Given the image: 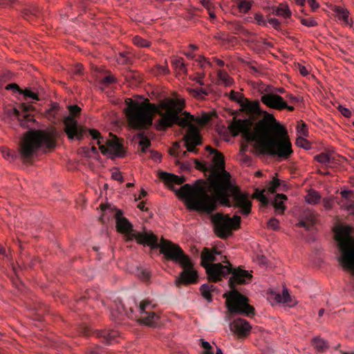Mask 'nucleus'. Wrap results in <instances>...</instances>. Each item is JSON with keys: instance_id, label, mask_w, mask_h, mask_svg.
I'll return each mask as SVG.
<instances>
[{"instance_id": "412c9836", "label": "nucleus", "mask_w": 354, "mask_h": 354, "mask_svg": "<svg viewBox=\"0 0 354 354\" xmlns=\"http://www.w3.org/2000/svg\"><path fill=\"white\" fill-rule=\"evenodd\" d=\"M313 346L319 352L322 353L326 351L329 346L328 343L319 337H315L313 339Z\"/></svg>"}, {"instance_id": "f704fd0d", "label": "nucleus", "mask_w": 354, "mask_h": 354, "mask_svg": "<svg viewBox=\"0 0 354 354\" xmlns=\"http://www.w3.org/2000/svg\"><path fill=\"white\" fill-rule=\"evenodd\" d=\"M21 94H23L26 100L31 99L34 100H39L38 95L32 92L30 90L25 89V90H21L20 93Z\"/></svg>"}, {"instance_id": "8fccbe9b", "label": "nucleus", "mask_w": 354, "mask_h": 354, "mask_svg": "<svg viewBox=\"0 0 354 354\" xmlns=\"http://www.w3.org/2000/svg\"><path fill=\"white\" fill-rule=\"evenodd\" d=\"M118 62L124 64H128L129 62V57L127 55L126 53H122L120 54Z\"/></svg>"}, {"instance_id": "5701e85b", "label": "nucleus", "mask_w": 354, "mask_h": 354, "mask_svg": "<svg viewBox=\"0 0 354 354\" xmlns=\"http://www.w3.org/2000/svg\"><path fill=\"white\" fill-rule=\"evenodd\" d=\"M189 93L198 99L204 98L208 95V92L205 88H187Z\"/></svg>"}, {"instance_id": "7c9ffc66", "label": "nucleus", "mask_w": 354, "mask_h": 354, "mask_svg": "<svg viewBox=\"0 0 354 354\" xmlns=\"http://www.w3.org/2000/svg\"><path fill=\"white\" fill-rule=\"evenodd\" d=\"M306 201L310 204L317 203L320 199V196L318 192L315 191L310 192L306 196Z\"/></svg>"}, {"instance_id": "f8f14e48", "label": "nucleus", "mask_w": 354, "mask_h": 354, "mask_svg": "<svg viewBox=\"0 0 354 354\" xmlns=\"http://www.w3.org/2000/svg\"><path fill=\"white\" fill-rule=\"evenodd\" d=\"M21 107L24 114L21 115L18 109L12 108L8 110V115L9 117L17 118L21 127L24 129L31 128V126L35 122L34 118L28 113L31 109V106L23 104Z\"/></svg>"}, {"instance_id": "bf43d9fd", "label": "nucleus", "mask_w": 354, "mask_h": 354, "mask_svg": "<svg viewBox=\"0 0 354 354\" xmlns=\"http://www.w3.org/2000/svg\"><path fill=\"white\" fill-rule=\"evenodd\" d=\"M299 71L303 76H306L308 74V71L306 68L301 65H299Z\"/></svg>"}, {"instance_id": "bb28decb", "label": "nucleus", "mask_w": 354, "mask_h": 354, "mask_svg": "<svg viewBox=\"0 0 354 354\" xmlns=\"http://www.w3.org/2000/svg\"><path fill=\"white\" fill-rule=\"evenodd\" d=\"M218 77L219 80L226 86H231L233 83L232 78L225 71H219L218 72Z\"/></svg>"}, {"instance_id": "cd10ccee", "label": "nucleus", "mask_w": 354, "mask_h": 354, "mask_svg": "<svg viewBox=\"0 0 354 354\" xmlns=\"http://www.w3.org/2000/svg\"><path fill=\"white\" fill-rule=\"evenodd\" d=\"M275 299L277 302L280 303H288L290 299V296L287 289H283L281 294H277L275 295Z\"/></svg>"}, {"instance_id": "ddd939ff", "label": "nucleus", "mask_w": 354, "mask_h": 354, "mask_svg": "<svg viewBox=\"0 0 354 354\" xmlns=\"http://www.w3.org/2000/svg\"><path fill=\"white\" fill-rule=\"evenodd\" d=\"M250 323L242 318L235 319L230 324V330L238 337H247L251 330Z\"/></svg>"}, {"instance_id": "de8ad7c7", "label": "nucleus", "mask_w": 354, "mask_h": 354, "mask_svg": "<svg viewBox=\"0 0 354 354\" xmlns=\"http://www.w3.org/2000/svg\"><path fill=\"white\" fill-rule=\"evenodd\" d=\"M138 274L144 281H147L149 279V273L146 270L141 269L138 270Z\"/></svg>"}, {"instance_id": "c756f323", "label": "nucleus", "mask_w": 354, "mask_h": 354, "mask_svg": "<svg viewBox=\"0 0 354 354\" xmlns=\"http://www.w3.org/2000/svg\"><path fill=\"white\" fill-rule=\"evenodd\" d=\"M237 6L241 12L246 13L250 10L252 3L247 0H241L238 2Z\"/></svg>"}, {"instance_id": "39448f33", "label": "nucleus", "mask_w": 354, "mask_h": 354, "mask_svg": "<svg viewBox=\"0 0 354 354\" xmlns=\"http://www.w3.org/2000/svg\"><path fill=\"white\" fill-rule=\"evenodd\" d=\"M114 216L117 231L124 235L127 241H131L135 239L138 243L147 245L151 249L159 248L160 252L164 254L167 260L180 264L183 270L176 280L177 286L188 285L197 282L198 277L197 271L194 269L193 263L180 246L163 238L158 241V236L150 231L145 232L135 231L129 221L123 216L121 210H116Z\"/></svg>"}, {"instance_id": "aec40b11", "label": "nucleus", "mask_w": 354, "mask_h": 354, "mask_svg": "<svg viewBox=\"0 0 354 354\" xmlns=\"http://www.w3.org/2000/svg\"><path fill=\"white\" fill-rule=\"evenodd\" d=\"M206 150L213 155V161L218 167H223L224 165V158L221 153L210 146L206 147Z\"/></svg>"}, {"instance_id": "7ed1b4c3", "label": "nucleus", "mask_w": 354, "mask_h": 354, "mask_svg": "<svg viewBox=\"0 0 354 354\" xmlns=\"http://www.w3.org/2000/svg\"><path fill=\"white\" fill-rule=\"evenodd\" d=\"M209 189L212 195L208 194L203 188H195L190 184H185L174 190L180 198L186 201L187 207L208 214L217 208V203L227 207L239 208V212L248 215L251 212L252 202L249 195L241 192L230 180V175L223 170L216 178L211 180Z\"/></svg>"}, {"instance_id": "5fc2aeb1", "label": "nucleus", "mask_w": 354, "mask_h": 354, "mask_svg": "<svg viewBox=\"0 0 354 354\" xmlns=\"http://www.w3.org/2000/svg\"><path fill=\"white\" fill-rule=\"evenodd\" d=\"M6 88L7 90H13V91H19L20 93L21 91V88L18 86L17 84H8L6 87Z\"/></svg>"}, {"instance_id": "6ab92c4d", "label": "nucleus", "mask_w": 354, "mask_h": 354, "mask_svg": "<svg viewBox=\"0 0 354 354\" xmlns=\"http://www.w3.org/2000/svg\"><path fill=\"white\" fill-rule=\"evenodd\" d=\"M334 12L336 13L338 19L343 21L346 25L351 24L349 19V12L346 9L340 6H335Z\"/></svg>"}, {"instance_id": "13d9d810", "label": "nucleus", "mask_w": 354, "mask_h": 354, "mask_svg": "<svg viewBox=\"0 0 354 354\" xmlns=\"http://www.w3.org/2000/svg\"><path fill=\"white\" fill-rule=\"evenodd\" d=\"M286 97L290 103L295 104L299 102V99L292 94H288Z\"/></svg>"}, {"instance_id": "37998d69", "label": "nucleus", "mask_w": 354, "mask_h": 354, "mask_svg": "<svg viewBox=\"0 0 354 354\" xmlns=\"http://www.w3.org/2000/svg\"><path fill=\"white\" fill-rule=\"evenodd\" d=\"M268 227L270 229L277 230L279 228V221L275 218H272L268 222Z\"/></svg>"}, {"instance_id": "f3484780", "label": "nucleus", "mask_w": 354, "mask_h": 354, "mask_svg": "<svg viewBox=\"0 0 354 354\" xmlns=\"http://www.w3.org/2000/svg\"><path fill=\"white\" fill-rule=\"evenodd\" d=\"M160 178L172 188L174 185H182L185 181L184 177H180L167 172H161L159 174Z\"/></svg>"}, {"instance_id": "69168bd1", "label": "nucleus", "mask_w": 354, "mask_h": 354, "mask_svg": "<svg viewBox=\"0 0 354 354\" xmlns=\"http://www.w3.org/2000/svg\"><path fill=\"white\" fill-rule=\"evenodd\" d=\"M138 208L142 210V211H146L147 209L145 208V203L144 202H141L138 204Z\"/></svg>"}, {"instance_id": "20e7f679", "label": "nucleus", "mask_w": 354, "mask_h": 354, "mask_svg": "<svg viewBox=\"0 0 354 354\" xmlns=\"http://www.w3.org/2000/svg\"><path fill=\"white\" fill-rule=\"evenodd\" d=\"M221 252L216 249L210 250L205 248L201 253V266L205 269L207 279L209 281L217 282L222 278L232 274L228 283L231 291L223 295L226 298V306L227 310L232 315L238 314L251 317L254 315V308L248 304L247 297L242 295L236 288L239 284L248 283L252 276L248 271L240 268H233L231 263L226 259L222 261L227 265H223L218 261L216 256Z\"/></svg>"}, {"instance_id": "864d4df0", "label": "nucleus", "mask_w": 354, "mask_h": 354, "mask_svg": "<svg viewBox=\"0 0 354 354\" xmlns=\"http://www.w3.org/2000/svg\"><path fill=\"white\" fill-rule=\"evenodd\" d=\"M36 12H32V11L26 10L24 14V17L27 20H31L33 17L36 16Z\"/></svg>"}, {"instance_id": "0eeeda50", "label": "nucleus", "mask_w": 354, "mask_h": 354, "mask_svg": "<svg viewBox=\"0 0 354 354\" xmlns=\"http://www.w3.org/2000/svg\"><path fill=\"white\" fill-rule=\"evenodd\" d=\"M55 147V138L53 132L30 129L24 133L20 141L19 153L25 161H30L38 151H46Z\"/></svg>"}, {"instance_id": "3c124183", "label": "nucleus", "mask_w": 354, "mask_h": 354, "mask_svg": "<svg viewBox=\"0 0 354 354\" xmlns=\"http://www.w3.org/2000/svg\"><path fill=\"white\" fill-rule=\"evenodd\" d=\"M268 23L271 24L275 29H278L280 26L279 21L275 18L268 19Z\"/></svg>"}, {"instance_id": "4468645a", "label": "nucleus", "mask_w": 354, "mask_h": 354, "mask_svg": "<svg viewBox=\"0 0 354 354\" xmlns=\"http://www.w3.org/2000/svg\"><path fill=\"white\" fill-rule=\"evenodd\" d=\"M317 214L311 209H305L301 215V219L297 224L299 227H304L306 230H310L316 223Z\"/></svg>"}, {"instance_id": "473e14b6", "label": "nucleus", "mask_w": 354, "mask_h": 354, "mask_svg": "<svg viewBox=\"0 0 354 354\" xmlns=\"http://www.w3.org/2000/svg\"><path fill=\"white\" fill-rule=\"evenodd\" d=\"M275 15L289 17L291 15V12L287 6H281L275 10Z\"/></svg>"}, {"instance_id": "603ef678", "label": "nucleus", "mask_w": 354, "mask_h": 354, "mask_svg": "<svg viewBox=\"0 0 354 354\" xmlns=\"http://www.w3.org/2000/svg\"><path fill=\"white\" fill-rule=\"evenodd\" d=\"M15 0H0V6L1 7H11L14 3Z\"/></svg>"}, {"instance_id": "4be33fe9", "label": "nucleus", "mask_w": 354, "mask_h": 354, "mask_svg": "<svg viewBox=\"0 0 354 354\" xmlns=\"http://www.w3.org/2000/svg\"><path fill=\"white\" fill-rule=\"evenodd\" d=\"M287 197L286 195L283 194H278L276 196V198L272 202V204L275 208V210L279 214H283L284 210L286 209L285 206L283 205V203L281 201H279V200H286Z\"/></svg>"}, {"instance_id": "4c0bfd02", "label": "nucleus", "mask_w": 354, "mask_h": 354, "mask_svg": "<svg viewBox=\"0 0 354 354\" xmlns=\"http://www.w3.org/2000/svg\"><path fill=\"white\" fill-rule=\"evenodd\" d=\"M201 346L204 348L203 354H214L213 348L209 342L201 339Z\"/></svg>"}, {"instance_id": "ea45409f", "label": "nucleus", "mask_w": 354, "mask_h": 354, "mask_svg": "<svg viewBox=\"0 0 354 354\" xmlns=\"http://www.w3.org/2000/svg\"><path fill=\"white\" fill-rule=\"evenodd\" d=\"M301 23L308 27H314L317 25V23L313 18H303L301 19Z\"/></svg>"}, {"instance_id": "c85d7f7f", "label": "nucleus", "mask_w": 354, "mask_h": 354, "mask_svg": "<svg viewBox=\"0 0 354 354\" xmlns=\"http://www.w3.org/2000/svg\"><path fill=\"white\" fill-rule=\"evenodd\" d=\"M229 97L230 100L237 102L240 105L241 103H243V100L245 97L243 94L239 92L231 91L229 95Z\"/></svg>"}, {"instance_id": "680f3d73", "label": "nucleus", "mask_w": 354, "mask_h": 354, "mask_svg": "<svg viewBox=\"0 0 354 354\" xmlns=\"http://www.w3.org/2000/svg\"><path fill=\"white\" fill-rule=\"evenodd\" d=\"M203 6L206 8L208 10L212 9V4L209 0H203Z\"/></svg>"}, {"instance_id": "2eb2a0df", "label": "nucleus", "mask_w": 354, "mask_h": 354, "mask_svg": "<svg viewBox=\"0 0 354 354\" xmlns=\"http://www.w3.org/2000/svg\"><path fill=\"white\" fill-rule=\"evenodd\" d=\"M133 312V310L131 307L127 309L125 305L120 300L115 301V304L113 306L111 307V310L112 316L118 319H120L124 315L130 317Z\"/></svg>"}, {"instance_id": "c03bdc74", "label": "nucleus", "mask_w": 354, "mask_h": 354, "mask_svg": "<svg viewBox=\"0 0 354 354\" xmlns=\"http://www.w3.org/2000/svg\"><path fill=\"white\" fill-rule=\"evenodd\" d=\"M297 133L303 136H308V132L306 124L303 123L297 127Z\"/></svg>"}, {"instance_id": "4d7b16f0", "label": "nucleus", "mask_w": 354, "mask_h": 354, "mask_svg": "<svg viewBox=\"0 0 354 354\" xmlns=\"http://www.w3.org/2000/svg\"><path fill=\"white\" fill-rule=\"evenodd\" d=\"M259 201L265 205H268V203H269V201L268 199V198L263 194L261 193L260 194V196H259Z\"/></svg>"}, {"instance_id": "1a4fd4ad", "label": "nucleus", "mask_w": 354, "mask_h": 354, "mask_svg": "<svg viewBox=\"0 0 354 354\" xmlns=\"http://www.w3.org/2000/svg\"><path fill=\"white\" fill-rule=\"evenodd\" d=\"M212 221L217 235L220 238L224 239L232 234V230L239 229L241 217L238 215H234L233 218H230L228 215L216 213L212 216Z\"/></svg>"}, {"instance_id": "338daca9", "label": "nucleus", "mask_w": 354, "mask_h": 354, "mask_svg": "<svg viewBox=\"0 0 354 354\" xmlns=\"http://www.w3.org/2000/svg\"><path fill=\"white\" fill-rule=\"evenodd\" d=\"M208 12H209L210 19L212 20L215 19H216L215 13L212 10H208Z\"/></svg>"}, {"instance_id": "0e129e2a", "label": "nucleus", "mask_w": 354, "mask_h": 354, "mask_svg": "<svg viewBox=\"0 0 354 354\" xmlns=\"http://www.w3.org/2000/svg\"><path fill=\"white\" fill-rule=\"evenodd\" d=\"M203 75H201V77H195L194 80L200 85H204L203 81Z\"/></svg>"}, {"instance_id": "6e6552de", "label": "nucleus", "mask_w": 354, "mask_h": 354, "mask_svg": "<svg viewBox=\"0 0 354 354\" xmlns=\"http://www.w3.org/2000/svg\"><path fill=\"white\" fill-rule=\"evenodd\" d=\"M335 239L339 252L338 261L345 270L354 274V238L339 229L335 234Z\"/></svg>"}, {"instance_id": "58836bf2", "label": "nucleus", "mask_w": 354, "mask_h": 354, "mask_svg": "<svg viewBox=\"0 0 354 354\" xmlns=\"http://www.w3.org/2000/svg\"><path fill=\"white\" fill-rule=\"evenodd\" d=\"M3 156L8 160H12L15 158V153L9 149L3 148L1 149Z\"/></svg>"}, {"instance_id": "9d476101", "label": "nucleus", "mask_w": 354, "mask_h": 354, "mask_svg": "<svg viewBox=\"0 0 354 354\" xmlns=\"http://www.w3.org/2000/svg\"><path fill=\"white\" fill-rule=\"evenodd\" d=\"M156 305L152 304L149 299L140 302L138 308L140 312L139 322L149 327H156L159 322V316L152 309Z\"/></svg>"}, {"instance_id": "9b49d317", "label": "nucleus", "mask_w": 354, "mask_h": 354, "mask_svg": "<svg viewBox=\"0 0 354 354\" xmlns=\"http://www.w3.org/2000/svg\"><path fill=\"white\" fill-rule=\"evenodd\" d=\"M261 101L268 107L277 111L287 109L289 111H293L295 109L294 106L288 105L285 100L277 93L262 95Z\"/></svg>"}, {"instance_id": "423d86ee", "label": "nucleus", "mask_w": 354, "mask_h": 354, "mask_svg": "<svg viewBox=\"0 0 354 354\" xmlns=\"http://www.w3.org/2000/svg\"><path fill=\"white\" fill-rule=\"evenodd\" d=\"M64 124L65 132L70 140L75 138L79 140H82L84 135L88 131L91 138L97 140L96 143L99 145V149L103 154L109 153L121 157L124 153L123 145L116 136L108 140L106 146L103 145L104 140L99 131L88 129L84 127L80 126L72 116L66 117L64 121Z\"/></svg>"}, {"instance_id": "72a5a7b5", "label": "nucleus", "mask_w": 354, "mask_h": 354, "mask_svg": "<svg viewBox=\"0 0 354 354\" xmlns=\"http://www.w3.org/2000/svg\"><path fill=\"white\" fill-rule=\"evenodd\" d=\"M134 44L139 47H148L150 45V42L147 41L146 39L139 37L136 36L133 39Z\"/></svg>"}, {"instance_id": "6e6d98bb", "label": "nucleus", "mask_w": 354, "mask_h": 354, "mask_svg": "<svg viewBox=\"0 0 354 354\" xmlns=\"http://www.w3.org/2000/svg\"><path fill=\"white\" fill-rule=\"evenodd\" d=\"M308 3L313 10H315L319 7V3L316 0H308Z\"/></svg>"}, {"instance_id": "f257e3e1", "label": "nucleus", "mask_w": 354, "mask_h": 354, "mask_svg": "<svg viewBox=\"0 0 354 354\" xmlns=\"http://www.w3.org/2000/svg\"><path fill=\"white\" fill-rule=\"evenodd\" d=\"M126 102L128 104L126 115L132 128L138 130L148 128L152 124L154 113H157L160 116L156 121L158 130L165 131L174 124L186 130L183 140L187 151H183L180 144L176 142L169 149L170 155L183 158L187 156V152L198 153L196 146L201 145V137L195 124L194 116L187 111L182 113L185 106L183 101L166 99L160 103L159 107L151 104L149 100L141 104L131 99H127Z\"/></svg>"}, {"instance_id": "f03ea898", "label": "nucleus", "mask_w": 354, "mask_h": 354, "mask_svg": "<svg viewBox=\"0 0 354 354\" xmlns=\"http://www.w3.org/2000/svg\"><path fill=\"white\" fill-rule=\"evenodd\" d=\"M241 111L250 118L262 115L252 131V122L249 119L236 120L231 122L229 129L234 136L242 134L248 142L257 143L261 153L288 159L293 153L288 132L271 113L262 111L259 101H250L245 97L240 104Z\"/></svg>"}, {"instance_id": "393cba45", "label": "nucleus", "mask_w": 354, "mask_h": 354, "mask_svg": "<svg viewBox=\"0 0 354 354\" xmlns=\"http://www.w3.org/2000/svg\"><path fill=\"white\" fill-rule=\"evenodd\" d=\"M171 64L178 73H187V67L183 62V58L174 59Z\"/></svg>"}, {"instance_id": "79ce46f5", "label": "nucleus", "mask_w": 354, "mask_h": 354, "mask_svg": "<svg viewBox=\"0 0 354 354\" xmlns=\"http://www.w3.org/2000/svg\"><path fill=\"white\" fill-rule=\"evenodd\" d=\"M280 185V181L278 178H273L272 182H271V185L269 188V191L271 192V193H274L276 192V189Z\"/></svg>"}, {"instance_id": "774afa93", "label": "nucleus", "mask_w": 354, "mask_h": 354, "mask_svg": "<svg viewBox=\"0 0 354 354\" xmlns=\"http://www.w3.org/2000/svg\"><path fill=\"white\" fill-rule=\"evenodd\" d=\"M346 211H348L350 214L354 215V203L348 209H346Z\"/></svg>"}, {"instance_id": "a19ab883", "label": "nucleus", "mask_w": 354, "mask_h": 354, "mask_svg": "<svg viewBox=\"0 0 354 354\" xmlns=\"http://www.w3.org/2000/svg\"><path fill=\"white\" fill-rule=\"evenodd\" d=\"M254 19L256 20L257 24L259 26H266L267 24L266 20L265 19L263 15L261 13H255Z\"/></svg>"}, {"instance_id": "c9c22d12", "label": "nucleus", "mask_w": 354, "mask_h": 354, "mask_svg": "<svg viewBox=\"0 0 354 354\" xmlns=\"http://www.w3.org/2000/svg\"><path fill=\"white\" fill-rule=\"evenodd\" d=\"M296 145L298 147H302L306 149H310V142L301 136H299L297 138Z\"/></svg>"}, {"instance_id": "dca6fc26", "label": "nucleus", "mask_w": 354, "mask_h": 354, "mask_svg": "<svg viewBox=\"0 0 354 354\" xmlns=\"http://www.w3.org/2000/svg\"><path fill=\"white\" fill-rule=\"evenodd\" d=\"M118 332L114 330H102L95 331L96 337L102 339V341L107 344H111L116 342L115 339L118 337Z\"/></svg>"}, {"instance_id": "49530a36", "label": "nucleus", "mask_w": 354, "mask_h": 354, "mask_svg": "<svg viewBox=\"0 0 354 354\" xmlns=\"http://www.w3.org/2000/svg\"><path fill=\"white\" fill-rule=\"evenodd\" d=\"M338 110L346 118H350L351 116V111L342 105L338 106Z\"/></svg>"}, {"instance_id": "a878e982", "label": "nucleus", "mask_w": 354, "mask_h": 354, "mask_svg": "<svg viewBox=\"0 0 354 354\" xmlns=\"http://www.w3.org/2000/svg\"><path fill=\"white\" fill-rule=\"evenodd\" d=\"M213 285L212 284H203L200 290L201 292L202 296L206 299L208 301H212V289Z\"/></svg>"}, {"instance_id": "a211bd4d", "label": "nucleus", "mask_w": 354, "mask_h": 354, "mask_svg": "<svg viewBox=\"0 0 354 354\" xmlns=\"http://www.w3.org/2000/svg\"><path fill=\"white\" fill-rule=\"evenodd\" d=\"M342 198L338 200L337 203L344 209H348L354 201L351 199L353 192L351 190H344L340 192Z\"/></svg>"}, {"instance_id": "2f4dec72", "label": "nucleus", "mask_w": 354, "mask_h": 354, "mask_svg": "<svg viewBox=\"0 0 354 354\" xmlns=\"http://www.w3.org/2000/svg\"><path fill=\"white\" fill-rule=\"evenodd\" d=\"M315 159L324 165H328L330 162V157L328 154L325 153H321L315 157Z\"/></svg>"}, {"instance_id": "b1692460", "label": "nucleus", "mask_w": 354, "mask_h": 354, "mask_svg": "<svg viewBox=\"0 0 354 354\" xmlns=\"http://www.w3.org/2000/svg\"><path fill=\"white\" fill-rule=\"evenodd\" d=\"M137 137L139 139V145L141 147V151L145 152L151 146L150 140L142 132L138 133Z\"/></svg>"}, {"instance_id": "e2e57ef3", "label": "nucleus", "mask_w": 354, "mask_h": 354, "mask_svg": "<svg viewBox=\"0 0 354 354\" xmlns=\"http://www.w3.org/2000/svg\"><path fill=\"white\" fill-rule=\"evenodd\" d=\"M198 62L201 67H203L205 64H210L209 62L205 57H200L198 59Z\"/></svg>"}, {"instance_id": "a18cd8bd", "label": "nucleus", "mask_w": 354, "mask_h": 354, "mask_svg": "<svg viewBox=\"0 0 354 354\" xmlns=\"http://www.w3.org/2000/svg\"><path fill=\"white\" fill-rule=\"evenodd\" d=\"M115 79L113 76L107 75L102 80L101 83L104 86H108L115 82Z\"/></svg>"}, {"instance_id": "09e8293b", "label": "nucleus", "mask_w": 354, "mask_h": 354, "mask_svg": "<svg viewBox=\"0 0 354 354\" xmlns=\"http://www.w3.org/2000/svg\"><path fill=\"white\" fill-rule=\"evenodd\" d=\"M69 111L71 115L76 116L80 113L81 109L77 105H72L69 106Z\"/></svg>"}, {"instance_id": "052dcab7", "label": "nucleus", "mask_w": 354, "mask_h": 354, "mask_svg": "<svg viewBox=\"0 0 354 354\" xmlns=\"http://www.w3.org/2000/svg\"><path fill=\"white\" fill-rule=\"evenodd\" d=\"M112 176L114 180L122 182L123 178L120 172H113Z\"/></svg>"}, {"instance_id": "e433bc0d", "label": "nucleus", "mask_w": 354, "mask_h": 354, "mask_svg": "<svg viewBox=\"0 0 354 354\" xmlns=\"http://www.w3.org/2000/svg\"><path fill=\"white\" fill-rule=\"evenodd\" d=\"M259 92L261 93V96L262 95H269L270 94H274L273 88L270 86H262L259 88Z\"/></svg>"}]
</instances>
